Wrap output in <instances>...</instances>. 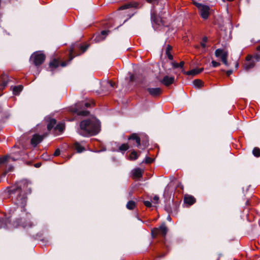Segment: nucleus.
Listing matches in <instances>:
<instances>
[{
	"instance_id": "obj_1",
	"label": "nucleus",
	"mask_w": 260,
	"mask_h": 260,
	"mask_svg": "<svg viewBox=\"0 0 260 260\" xmlns=\"http://www.w3.org/2000/svg\"><path fill=\"white\" fill-rule=\"evenodd\" d=\"M28 183L26 181H22L14 186L7 188L8 192L10 195L16 194L15 204L20 206L22 214H25L27 220L22 222L21 226L24 228H27L32 226V223L29 221L30 214L25 213L24 208L26 204V193H30L31 189L28 186ZM25 220L24 216L21 218V220Z\"/></svg>"
},
{
	"instance_id": "obj_2",
	"label": "nucleus",
	"mask_w": 260,
	"mask_h": 260,
	"mask_svg": "<svg viewBox=\"0 0 260 260\" xmlns=\"http://www.w3.org/2000/svg\"><path fill=\"white\" fill-rule=\"evenodd\" d=\"M80 129L78 133L83 136L95 135L100 131V121L94 117L84 120L80 122Z\"/></svg>"
},
{
	"instance_id": "obj_3",
	"label": "nucleus",
	"mask_w": 260,
	"mask_h": 260,
	"mask_svg": "<svg viewBox=\"0 0 260 260\" xmlns=\"http://www.w3.org/2000/svg\"><path fill=\"white\" fill-rule=\"evenodd\" d=\"M91 104L88 102H79L75 105L74 106L70 108L72 112L76 113L78 115L86 116L89 112L86 110V108L90 106Z\"/></svg>"
},
{
	"instance_id": "obj_4",
	"label": "nucleus",
	"mask_w": 260,
	"mask_h": 260,
	"mask_svg": "<svg viewBox=\"0 0 260 260\" xmlns=\"http://www.w3.org/2000/svg\"><path fill=\"white\" fill-rule=\"evenodd\" d=\"M168 231V229L166 224L162 223L158 228H155L151 229V236L153 238H155L158 236L165 237Z\"/></svg>"
},
{
	"instance_id": "obj_5",
	"label": "nucleus",
	"mask_w": 260,
	"mask_h": 260,
	"mask_svg": "<svg viewBox=\"0 0 260 260\" xmlns=\"http://www.w3.org/2000/svg\"><path fill=\"white\" fill-rule=\"evenodd\" d=\"M194 5L199 9L202 18L204 19H207L210 14V7L207 5H203L197 2H194Z\"/></svg>"
},
{
	"instance_id": "obj_6",
	"label": "nucleus",
	"mask_w": 260,
	"mask_h": 260,
	"mask_svg": "<svg viewBox=\"0 0 260 260\" xmlns=\"http://www.w3.org/2000/svg\"><path fill=\"white\" fill-rule=\"evenodd\" d=\"M20 224L18 221L16 220L12 223L9 219H3L1 222V228H4L6 230H12L18 226Z\"/></svg>"
},
{
	"instance_id": "obj_7",
	"label": "nucleus",
	"mask_w": 260,
	"mask_h": 260,
	"mask_svg": "<svg viewBox=\"0 0 260 260\" xmlns=\"http://www.w3.org/2000/svg\"><path fill=\"white\" fill-rule=\"evenodd\" d=\"M45 59V55L41 52H35L30 57V59L33 61L35 66H38L41 64Z\"/></svg>"
},
{
	"instance_id": "obj_8",
	"label": "nucleus",
	"mask_w": 260,
	"mask_h": 260,
	"mask_svg": "<svg viewBox=\"0 0 260 260\" xmlns=\"http://www.w3.org/2000/svg\"><path fill=\"white\" fill-rule=\"evenodd\" d=\"M151 19L152 26L154 29H157L159 27L164 25V23L161 19L157 17L152 11L151 12Z\"/></svg>"
},
{
	"instance_id": "obj_9",
	"label": "nucleus",
	"mask_w": 260,
	"mask_h": 260,
	"mask_svg": "<svg viewBox=\"0 0 260 260\" xmlns=\"http://www.w3.org/2000/svg\"><path fill=\"white\" fill-rule=\"evenodd\" d=\"M149 93L153 96L159 95L162 93V90L160 88H148L147 89Z\"/></svg>"
},
{
	"instance_id": "obj_10",
	"label": "nucleus",
	"mask_w": 260,
	"mask_h": 260,
	"mask_svg": "<svg viewBox=\"0 0 260 260\" xmlns=\"http://www.w3.org/2000/svg\"><path fill=\"white\" fill-rule=\"evenodd\" d=\"M251 59V56H248L246 57L247 62L244 64L245 70L248 71L254 67V62L253 60H252Z\"/></svg>"
},
{
	"instance_id": "obj_11",
	"label": "nucleus",
	"mask_w": 260,
	"mask_h": 260,
	"mask_svg": "<svg viewBox=\"0 0 260 260\" xmlns=\"http://www.w3.org/2000/svg\"><path fill=\"white\" fill-rule=\"evenodd\" d=\"M43 137L39 135H34L31 139V144L36 147L38 144L42 142Z\"/></svg>"
},
{
	"instance_id": "obj_12",
	"label": "nucleus",
	"mask_w": 260,
	"mask_h": 260,
	"mask_svg": "<svg viewBox=\"0 0 260 260\" xmlns=\"http://www.w3.org/2000/svg\"><path fill=\"white\" fill-rule=\"evenodd\" d=\"M175 80L174 77H170L168 76H165L161 80V82L165 85L168 86L172 84Z\"/></svg>"
},
{
	"instance_id": "obj_13",
	"label": "nucleus",
	"mask_w": 260,
	"mask_h": 260,
	"mask_svg": "<svg viewBox=\"0 0 260 260\" xmlns=\"http://www.w3.org/2000/svg\"><path fill=\"white\" fill-rule=\"evenodd\" d=\"M64 128V124L62 122H60L57 124H56L53 132L55 135H57L60 134Z\"/></svg>"
},
{
	"instance_id": "obj_14",
	"label": "nucleus",
	"mask_w": 260,
	"mask_h": 260,
	"mask_svg": "<svg viewBox=\"0 0 260 260\" xmlns=\"http://www.w3.org/2000/svg\"><path fill=\"white\" fill-rule=\"evenodd\" d=\"M184 202L189 205H191L195 203L196 199L191 196L185 195L184 198Z\"/></svg>"
},
{
	"instance_id": "obj_15",
	"label": "nucleus",
	"mask_w": 260,
	"mask_h": 260,
	"mask_svg": "<svg viewBox=\"0 0 260 260\" xmlns=\"http://www.w3.org/2000/svg\"><path fill=\"white\" fill-rule=\"evenodd\" d=\"M110 31L109 30H103L101 34L99 36H96L95 38V40L96 42H99L102 40H103L106 36L109 34Z\"/></svg>"
},
{
	"instance_id": "obj_16",
	"label": "nucleus",
	"mask_w": 260,
	"mask_h": 260,
	"mask_svg": "<svg viewBox=\"0 0 260 260\" xmlns=\"http://www.w3.org/2000/svg\"><path fill=\"white\" fill-rule=\"evenodd\" d=\"M203 71V68L201 69H194L188 72H184V73L188 75H196Z\"/></svg>"
},
{
	"instance_id": "obj_17",
	"label": "nucleus",
	"mask_w": 260,
	"mask_h": 260,
	"mask_svg": "<svg viewBox=\"0 0 260 260\" xmlns=\"http://www.w3.org/2000/svg\"><path fill=\"white\" fill-rule=\"evenodd\" d=\"M48 121V123L47 124V129L49 131H50L53 128V129L54 128L56 124V121L54 119L49 118Z\"/></svg>"
},
{
	"instance_id": "obj_18",
	"label": "nucleus",
	"mask_w": 260,
	"mask_h": 260,
	"mask_svg": "<svg viewBox=\"0 0 260 260\" xmlns=\"http://www.w3.org/2000/svg\"><path fill=\"white\" fill-rule=\"evenodd\" d=\"M15 160V159L10 156L6 155L2 158H0V164H5L9 162L10 160Z\"/></svg>"
},
{
	"instance_id": "obj_19",
	"label": "nucleus",
	"mask_w": 260,
	"mask_h": 260,
	"mask_svg": "<svg viewBox=\"0 0 260 260\" xmlns=\"http://www.w3.org/2000/svg\"><path fill=\"white\" fill-rule=\"evenodd\" d=\"M128 139L135 140L137 147H139L140 145V138L136 134H133L131 135L129 137Z\"/></svg>"
},
{
	"instance_id": "obj_20",
	"label": "nucleus",
	"mask_w": 260,
	"mask_h": 260,
	"mask_svg": "<svg viewBox=\"0 0 260 260\" xmlns=\"http://www.w3.org/2000/svg\"><path fill=\"white\" fill-rule=\"evenodd\" d=\"M133 175L135 178H140L142 176V171L140 168H137L133 171Z\"/></svg>"
},
{
	"instance_id": "obj_21",
	"label": "nucleus",
	"mask_w": 260,
	"mask_h": 260,
	"mask_svg": "<svg viewBox=\"0 0 260 260\" xmlns=\"http://www.w3.org/2000/svg\"><path fill=\"white\" fill-rule=\"evenodd\" d=\"M224 54H228V53L226 51H224L223 49H217L215 51V55L217 57H220V58H221L222 55Z\"/></svg>"
},
{
	"instance_id": "obj_22",
	"label": "nucleus",
	"mask_w": 260,
	"mask_h": 260,
	"mask_svg": "<svg viewBox=\"0 0 260 260\" xmlns=\"http://www.w3.org/2000/svg\"><path fill=\"white\" fill-rule=\"evenodd\" d=\"M23 86L22 85H18L15 86L13 89V94L15 95H18L20 92L22 91Z\"/></svg>"
},
{
	"instance_id": "obj_23",
	"label": "nucleus",
	"mask_w": 260,
	"mask_h": 260,
	"mask_svg": "<svg viewBox=\"0 0 260 260\" xmlns=\"http://www.w3.org/2000/svg\"><path fill=\"white\" fill-rule=\"evenodd\" d=\"M138 4L137 3H129L126 5H124L120 7V9L122 10L128 9L130 7H137Z\"/></svg>"
},
{
	"instance_id": "obj_24",
	"label": "nucleus",
	"mask_w": 260,
	"mask_h": 260,
	"mask_svg": "<svg viewBox=\"0 0 260 260\" xmlns=\"http://www.w3.org/2000/svg\"><path fill=\"white\" fill-rule=\"evenodd\" d=\"M74 147L75 149L79 153L82 152L84 150V148L78 142L75 143Z\"/></svg>"
},
{
	"instance_id": "obj_25",
	"label": "nucleus",
	"mask_w": 260,
	"mask_h": 260,
	"mask_svg": "<svg viewBox=\"0 0 260 260\" xmlns=\"http://www.w3.org/2000/svg\"><path fill=\"white\" fill-rule=\"evenodd\" d=\"M193 84L194 87L200 88L203 86V82L199 79H196L193 81Z\"/></svg>"
},
{
	"instance_id": "obj_26",
	"label": "nucleus",
	"mask_w": 260,
	"mask_h": 260,
	"mask_svg": "<svg viewBox=\"0 0 260 260\" xmlns=\"http://www.w3.org/2000/svg\"><path fill=\"white\" fill-rule=\"evenodd\" d=\"M49 66L51 68H56L59 66V61L56 59H53L49 63Z\"/></svg>"
},
{
	"instance_id": "obj_27",
	"label": "nucleus",
	"mask_w": 260,
	"mask_h": 260,
	"mask_svg": "<svg viewBox=\"0 0 260 260\" xmlns=\"http://www.w3.org/2000/svg\"><path fill=\"white\" fill-rule=\"evenodd\" d=\"M135 206H136L135 202H134L133 201H129L127 202V203L126 204V208L128 209L132 210V209H134V208L135 207Z\"/></svg>"
},
{
	"instance_id": "obj_28",
	"label": "nucleus",
	"mask_w": 260,
	"mask_h": 260,
	"mask_svg": "<svg viewBox=\"0 0 260 260\" xmlns=\"http://www.w3.org/2000/svg\"><path fill=\"white\" fill-rule=\"evenodd\" d=\"M138 157V155L137 153L134 151H133L129 155V159L131 160H135L137 159Z\"/></svg>"
},
{
	"instance_id": "obj_29",
	"label": "nucleus",
	"mask_w": 260,
	"mask_h": 260,
	"mask_svg": "<svg viewBox=\"0 0 260 260\" xmlns=\"http://www.w3.org/2000/svg\"><path fill=\"white\" fill-rule=\"evenodd\" d=\"M228 56V54H224L222 55V58H221L222 61L226 66H229V63L227 60Z\"/></svg>"
},
{
	"instance_id": "obj_30",
	"label": "nucleus",
	"mask_w": 260,
	"mask_h": 260,
	"mask_svg": "<svg viewBox=\"0 0 260 260\" xmlns=\"http://www.w3.org/2000/svg\"><path fill=\"white\" fill-rule=\"evenodd\" d=\"M253 154L256 156L258 157L260 156V150L259 148L255 147L253 149L252 151Z\"/></svg>"
},
{
	"instance_id": "obj_31",
	"label": "nucleus",
	"mask_w": 260,
	"mask_h": 260,
	"mask_svg": "<svg viewBox=\"0 0 260 260\" xmlns=\"http://www.w3.org/2000/svg\"><path fill=\"white\" fill-rule=\"evenodd\" d=\"M128 149V146L127 144H123L119 147V150L126 151Z\"/></svg>"
},
{
	"instance_id": "obj_32",
	"label": "nucleus",
	"mask_w": 260,
	"mask_h": 260,
	"mask_svg": "<svg viewBox=\"0 0 260 260\" xmlns=\"http://www.w3.org/2000/svg\"><path fill=\"white\" fill-rule=\"evenodd\" d=\"M207 40L208 39L206 37H205L203 38L202 41L201 42V45L203 48H206V43L207 42Z\"/></svg>"
},
{
	"instance_id": "obj_33",
	"label": "nucleus",
	"mask_w": 260,
	"mask_h": 260,
	"mask_svg": "<svg viewBox=\"0 0 260 260\" xmlns=\"http://www.w3.org/2000/svg\"><path fill=\"white\" fill-rule=\"evenodd\" d=\"M152 160H153V159L147 156V157H146L144 161L145 163L150 164L152 162Z\"/></svg>"
},
{
	"instance_id": "obj_34",
	"label": "nucleus",
	"mask_w": 260,
	"mask_h": 260,
	"mask_svg": "<svg viewBox=\"0 0 260 260\" xmlns=\"http://www.w3.org/2000/svg\"><path fill=\"white\" fill-rule=\"evenodd\" d=\"M159 201V197L157 196H155L153 199L152 202L154 204H157Z\"/></svg>"
},
{
	"instance_id": "obj_35",
	"label": "nucleus",
	"mask_w": 260,
	"mask_h": 260,
	"mask_svg": "<svg viewBox=\"0 0 260 260\" xmlns=\"http://www.w3.org/2000/svg\"><path fill=\"white\" fill-rule=\"evenodd\" d=\"M211 63L212 64L213 67H214V68L220 66L219 62H216V61H214V60H212L211 62Z\"/></svg>"
},
{
	"instance_id": "obj_36",
	"label": "nucleus",
	"mask_w": 260,
	"mask_h": 260,
	"mask_svg": "<svg viewBox=\"0 0 260 260\" xmlns=\"http://www.w3.org/2000/svg\"><path fill=\"white\" fill-rule=\"evenodd\" d=\"M171 64H172V67L174 69H177V68H179V63H177L176 62H172Z\"/></svg>"
},
{
	"instance_id": "obj_37",
	"label": "nucleus",
	"mask_w": 260,
	"mask_h": 260,
	"mask_svg": "<svg viewBox=\"0 0 260 260\" xmlns=\"http://www.w3.org/2000/svg\"><path fill=\"white\" fill-rule=\"evenodd\" d=\"M60 151L59 149H56V150L55 151L54 153H53V156H58L60 154Z\"/></svg>"
},
{
	"instance_id": "obj_38",
	"label": "nucleus",
	"mask_w": 260,
	"mask_h": 260,
	"mask_svg": "<svg viewBox=\"0 0 260 260\" xmlns=\"http://www.w3.org/2000/svg\"><path fill=\"white\" fill-rule=\"evenodd\" d=\"M144 204L147 207H150L151 206V203L149 201H144Z\"/></svg>"
},
{
	"instance_id": "obj_39",
	"label": "nucleus",
	"mask_w": 260,
	"mask_h": 260,
	"mask_svg": "<svg viewBox=\"0 0 260 260\" xmlns=\"http://www.w3.org/2000/svg\"><path fill=\"white\" fill-rule=\"evenodd\" d=\"M172 46L170 45H168L167 47L166 53H170V51L172 50Z\"/></svg>"
},
{
	"instance_id": "obj_40",
	"label": "nucleus",
	"mask_w": 260,
	"mask_h": 260,
	"mask_svg": "<svg viewBox=\"0 0 260 260\" xmlns=\"http://www.w3.org/2000/svg\"><path fill=\"white\" fill-rule=\"evenodd\" d=\"M106 84L107 85H109L110 86H111V87H114L115 86V83H113L111 81H110V82H106Z\"/></svg>"
},
{
	"instance_id": "obj_41",
	"label": "nucleus",
	"mask_w": 260,
	"mask_h": 260,
	"mask_svg": "<svg viewBox=\"0 0 260 260\" xmlns=\"http://www.w3.org/2000/svg\"><path fill=\"white\" fill-rule=\"evenodd\" d=\"M166 55H167L169 59L173 60V55L171 54V53H166Z\"/></svg>"
},
{
	"instance_id": "obj_42",
	"label": "nucleus",
	"mask_w": 260,
	"mask_h": 260,
	"mask_svg": "<svg viewBox=\"0 0 260 260\" xmlns=\"http://www.w3.org/2000/svg\"><path fill=\"white\" fill-rule=\"evenodd\" d=\"M149 3H152L153 5L157 3V0H146Z\"/></svg>"
},
{
	"instance_id": "obj_43",
	"label": "nucleus",
	"mask_w": 260,
	"mask_h": 260,
	"mask_svg": "<svg viewBox=\"0 0 260 260\" xmlns=\"http://www.w3.org/2000/svg\"><path fill=\"white\" fill-rule=\"evenodd\" d=\"M3 115V113L2 112V107H0V121L3 120L2 117Z\"/></svg>"
},
{
	"instance_id": "obj_44",
	"label": "nucleus",
	"mask_w": 260,
	"mask_h": 260,
	"mask_svg": "<svg viewBox=\"0 0 260 260\" xmlns=\"http://www.w3.org/2000/svg\"><path fill=\"white\" fill-rule=\"evenodd\" d=\"M254 58L255 60L259 61L260 60V56L259 55H256L254 56Z\"/></svg>"
},
{
	"instance_id": "obj_45",
	"label": "nucleus",
	"mask_w": 260,
	"mask_h": 260,
	"mask_svg": "<svg viewBox=\"0 0 260 260\" xmlns=\"http://www.w3.org/2000/svg\"><path fill=\"white\" fill-rule=\"evenodd\" d=\"M233 73V70H228L226 71V75L227 76H229Z\"/></svg>"
},
{
	"instance_id": "obj_46",
	"label": "nucleus",
	"mask_w": 260,
	"mask_h": 260,
	"mask_svg": "<svg viewBox=\"0 0 260 260\" xmlns=\"http://www.w3.org/2000/svg\"><path fill=\"white\" fill-rule=\"evenodd\" d=\"M184 64V61H181L179 63V68H183V66Z\"/></svg>"
},
{
	"instance_id": "obj_47",
	"label": "nucleus",
	"mask_w": 260,
	"mask_h": 260,
	"mask_svg": "<svg viewBox=\"0 0 260 260\" xmlns=\"http://www.w3.org/2000/svg\"><path fill=\"white\" fill-rule=\"evenodd\" d=\"M129 80L131 81H133L134 80V76L132 74H130Z\"/></svg>"
},
{
	"instance_id": "obj_48",
	"label": "nucleus",
	"mask_w": 260,
	"mask_h": 260,
	"mask_svg": "<svg viewBox=\"0 0 260 260\" xmlns=\"http://www.w3.org/2000/svg\"><path fill=\"white\" fill-rule=\"evenodd\" d=\"M73 52V50H70V59L69 61H71L73 58V57L72 56V54Z\"/></svg>"
},
{
	"instance_id": "obj_49",
	"label": "nucleus",
	"mask_w": 260,
	"mask_h": 260,
	"mask_svg": "<svg viewBox=\"0 0 260 260\" xmlns=\"http://www.w3.org/2000/svg\"><path fill=\"white\" fill-rule=\"evenodd\" d=\"M41 163H37L35 165V167L36 168H39L41 166Z\"/></svg>"
},
{
	"instance_id": "obj_50",
	"label": "nucleus",
	"mask_w": 260,
	"mask_h": 260,
	"mask_svg": "<svg viewBox=\"0 0 260 260\" xmlns=\"http://www.w3.org/2000/svg\"><path fill=\"white\" fill-rule=\"evenodd\" d=\"M68 63H66V62H62L61 64V66L63 67L66 66L67 65Z\"/></svg>"
},
{
	"instance_id": "obj_51",
	"label": "nucleus",
	"mask_w": 260,
	"mask_h": 260,
	"mask_svg": "<svg viewBox=\"0 0 260 260\" xmlns=\"http://www.w3.org/2000/svg\"><path fill=\"white\" fill-rule=\"evenodd\" d=\"M12 168H13L12 167H11L8 169V170L7 171V172H9L11 171L12 170Z\"/></svg>"
},
{
	"instance_id": "obj_52",
	"label": "nucleus",
	"mask_w": 260,
	"mask_h": 260,
	"mask_svg": "<svg viewBox=\"0 0 260 260\" xmlns=\"http://www.w3.org/2000/svg\"><path fill=\"white\" fill-rule=\"evenodd\" d=\"M7 82H4L3 83V86H6L7 85Z\"/></svg>"
},
{
	"instance_id": "obj_53",
	"label": "nucleus",
	"mask_w": 260,
	"mask_h": 260,
	"mask_svg": "<svg viewBox=\"0 0 260 260\" xmlns=\"http://www.w3.org/2000/svg\"><path fill=\"white\" fill-rule=\"evenodd\" d=\"M167 219H168L169 221H171V217H170V216H169L168 217Z\"/></svg>"
},
{
	"instance_id": "obj_54",
	"label": "nucleus",
	"mask_w": 260,
	"mask_h": 260,
	"mask_svg": "<svg viewBox=\"0 0 260 260\" xmlns=\"http://www.w3.org/2000/svg\"><path fill=\"white\" fill-rule=\"evenodd\" d=\"M238 66H239L238 63H236V68H238Z\"/></svg>"
},
{
	"instance_id": "obj_55",
	"label": "nucleus",
	"mask_w": 260,
	"mask_h": 260,
	"mask_svg": "<svg viewBox=\"0 0 260 260\" xmlns=\"http://www.w3.org/2000/svg\"><path fill=\"white\" fill-rule=\"evenodd\" d=\"M257 50L260 51V46L257 47Z\"/></svg>"
},
{
	"instance_id": "obj_56",
	"label": "nucleus",
	"mask_w": 260,
	"mask_h": 260,
	"mask_svg": "<svg viewBox=\"0 0 260 260\" xmlns=\"http://www.w3.org/2000/svg\"><path fill=\"white\" fill-rule=\"evenodd\" d=\"M86 48H85L84 50H83V51H85L86 50Z\"/></svg>"
},
{
	"instance_id": "obj_57",
	"label": "nucleus",
	"mask_w": 260,
	"mask_h": 260,
	"mask_svg": "<svg viewBox=\"0 0 260 260\" xmlns=\"http://www.w3.org/2000/svg\"><path fill=\"white\" fill-rule=\"evenodd\" d=\"M6 172H5V173H4V175L5 176V175H6Z\"/></svg>"
},
{
	"instance_id": "obj_58",
	"label": "nucleus",
	"mask_w": 260,
	"mask_h": 260,
	"mask_svg": "<svg viewBox=\"0 0 260 260\" xmlns=\"http://www.w3.org/2000/svg\"><path fill=\"white\" fill-rule=\"evenodd\" d=\"M217 260H219V258H218Z\"/></svg>"
}]
</instances>
